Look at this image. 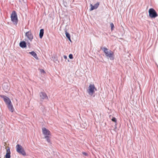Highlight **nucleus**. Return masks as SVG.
I'll use <instances>...</instances> for the list:
<instances>
[{
	"label": "nucleus",
	"instance_id": "1",
	"mask_svg": "<svg viewBox=\"0 0 158 158\" xmlns=\"http://www.w3.org/2000/svg\"><path fill=\"white\" fill-rule=\"evenodd\" d=\"M105 56L110 60H113L114 59V56L113 52L110 50H109L107 48L103 47L102 49Z\"/></svg>",
	"mask_w": 158,
	"mask_h": 158
},
{
	"label": "nucleus",
	"instance_id": "2",
	"mask_svg": "<svg viewBox=\"0 0 158 158\" xmlns=\"http://www.w3.org/2000/svg\"><path fill=\"white\" fill-rule=\"evenodd\" d=\"M11 20L15 25H17L18 19L17 14L15 11H13L11 15Z\"/></svg>",
	"mask_w": 158,
	"mask_h": 158
},
{
	"label": "nucleus",
	"instance_id": "3",
	"mask_svg": "<svg viewBox=\"0 0 158 158\" xmlns=\"http://www.w3.org/2000/svg\"><path fill=\"white\" fill-rule=\"evenodd\" d=\"M95 90H96V89L94 85L93 84H90L87 90V92L89 95L92 96L94 93Z\"/></svg>",
	"mask_w": 158,
	"mask_h": 158
},
{
	"label": "nucleus",
	"instance_id": "4",
	"mask_svg": "<svg viewBox=\"0 0 158 158\" xmlns=\"http://www.w3.org/2000/svg\"><path fill=\"white\" fill-rule=\"evenodd\" d=\"M16 151L18 152L21 154L23 155H26V154L24 150L21 145L19 144H17L16 147Z\"/></svg>",
	"mask_w": 158,
	"mask_h": 158
},
{
	"label": "nucleus",
	"instance_id": "5",
	"mask_svg": "<svg viewBox=\"0 0 158 158\" xmlns=\"http://www.w3.org/2000/svg\"><path fill=\"white\" fill-rule=\"evenodd\" d=\"M149 16L152 18H155L157 16V14L155 10L153 8L149 10Z\"/></svg>",
	"mask_w": 158,
	"mask_h": 158
},
{
	"label": "nucleus",
	"instance_id": "6",
	"mask_svg": "<svg viewBox=\"0 0 158 158\" xmlns=\"http://www.w3.org/2000/svg\"><path fill=\"white\" fill-rule=\"evenodd\" d=\"M40 100L43 101L44 100H47L48 97L45 93L41 92L40 93Z\"/></svg>",
	"mask_w": 158,
	"mask_h": 158
},
{
	"label": "nucleus",
	"instance_id": "7",
	"mask_svg": "<svg viewBox=\"0 0 158 158\" xmlns=\"http://www.w3.org/2000/svg\"><path fill=\"white\" fill-rule=\"evenodd\" d=\"M43 133L45 136H48L50 135V131L45 127H43L42 129Z\"/></svg>",
	"mask_w": 158,
	"mask_h": 158
},
{
	"label": "nucleus",
	"instance_id": "8",
	"mask_svg": "<svg viewBox=\"0 0 158 158\" xmlns=\"http://www.w3.org/2000/svg\"><path fill=\"white\" fill-rule=\"evenodd\" d=\"M2 97L3 98L4 102L7 105L10 104H11V102L8 97L4 95L2 96Z\"/></svg>",
	"mask_w": 158,
	"mask_h": 158
},
{
	"label": "nucleus",
	"instance_id": "9",
	"mask_svg": "<svg viewBox=\"0 0 158 158\" xmlns=\"http://www.w3.org/2000/svg\"><path fill=\"white\" fill-rule=\"evenodd\" d=\"M26 36L30 41H31L33 39V35L31 31H28L26 33Z\"/></svg>",
	"mask_w": 158,
	"mask_h": 158
},
{
	"label": "nucleus",
	"instance_id": "10",
	"mask_svg": "<svg viewBox=\"0 0 158 158\" xmlns=\"http://www.w3.org/2000/svg\"><path fill=\"white\" fill-rule=\"evenodd\" d=\"M99 5V2H97L96 4L94 5V6H93L92 4H90V6H91V8L90 9V10L92 11L94 9H96L98 7Z\"/></svg>",
	"mask_w": 158,
	"mask_h": 158
},
{
	"label": "nucleus",
	"instance_id": "11",
	"mask_svg": "<svg viewBox=\"0 0 158 158\" xmlns=\"http://www.w3.org/2000/svg\"><path fill=\"white\" fill-rule=\"evenodd\" d=\"M6 149V154L5 155V158H10V151L9 147H7Z\"/></svg>",
	"mask_w": 158,
	"mask_h": 158
},
{
	"label": "nucleus",
	"instance_id": "12",
	"mask_svg": "<svg viewBox=\"0 0 158 158\" xmlns=\"http://www.w3.org/2000/svg\"><path fill=\"white\" fill-rule=\"evenodd\" d=\"M19 46L22 48H25L26 47V44L25 42L21 41L19 43Z\"/></svg>",
	"mask_w": 158,
	"mask_h": 158
},
{
	"label": "nucleus",
	"instance_id": "13",
	"mask_svg": "<svg viewBox=\"0 0 158 158\" xmlns=\"http://www.w3.org/2000/svg\"><path fill=\"white\" fill-rule=\"evenodd\" d=\"M7 106L9 110L11 112H13L14 110V108L11 103L7 105Z\"/></svg>",
	"mask_w": 158,
	"mask_h": 158
},
{
	"label": "nucleus",
	"instance_id": "14",
	"mask_svg": "<svg viewBox=\"0 0 158 158\" xmlns=\"http://www.w3.org/2000/svg\"><path fill=\"white\" fill-rule=\"evenodd\" d=\"M29 53L32 56L36 59H38V58L37 56V54L35 52L33 51L30 52H29Z\"/></svg>",
	"mask_w": 158,
	"mask_h": 158
},
{
	"label": "nucleus",
	"instance_id": "15",
	"mask_svg": "<svg viewBox=\"0 0 158 158\" xmlns=\"http://www.w3.org/2000/svg\"><path fill=\"white\" fill-rule=\"evenodd\" d=\"M3 88L6 91H8L9 89V87L8 86L7 84L6 83L3 84Z\"/></svg>",
	"mask_w": 158,
	"mask_h": 158
},
{
	"label": "nucleus",
	"instance_id": "16",
	"mask_svg": "<svg viewBox=\"0 0 158 158\" xmlns=\"http://www.w3.org/2000/svg\"><path fill=\"white\" fill-rule=\"evenodd\" d=\"M44 33V30L43 29L40 30L39 34V36L40 38H42L43 36Z\"/></svg>",
	"mask_w": 158,
	"mask_h": 158
},
{
	"label": "nucleus",
	"instance_id": "17",
	"mask_svg": "<svg viewBox=\"0 0 158 158\" xmlns=\"http://www.w3.org/2000/svg\"><path fill=\"white\" fill-rule=\"evenodd\" d=\"M65 34L66 37L68 38H69L70 37V34L66 31H65Z\"/></svg>",
	"mask_w": 158,
	"mask_h": 158
},
{
	"label": "nucleus",
	"instance_id": "18",
	"mask_svg": "<svg viewBox=\"0 0 158 158\" xmlns=\"http://www.w3.org/2000/svg\"><path fill=\"white\" fill-rule=\"evenodd\" d=\"M45 139H46V140L47 141V142H48V143L50 142V139H49V137L48 136H45Z\"/></svg>",
	"mask_w": 158,
	"mask_h": 158
},
{
	"label": "nucleus",
	"instance_id": "19",
	"mask_svg": "<svg viewBox=\"0 0 158 158\" xmlns=\"http://www.w3.org/2000/svg\"><path fill=\"white\" fill-rule=\"evenodd\" d=\"M110 26L111 27V30H112L113 28H114V26L113 23H110Z\"/></svg>",
	"mask_w": 158,
	"mask_h": 158
},
{
	"label": "nucleus",
	"instance_id": "20",
	"mask_svg": "<svg viewBox=\"0 0 158 158\" xmlns=\"http://www.w3.org/2000/svg\"><path fill=\"white\" fill-rule=\"evenodd\" d=\"M69 57L70 59H72L73 58V56L72 54H70L69 55Z\"/></svg>",
	"mask_w": 158,
	"mask_h": 158
},
{
	"label": "nucleus",
	"instance_id": "21",
	"mask_svg": "<svg viewBox=\"0 0 158 158\" xmlns=\"http://www.w3.org/2000/svg\"><path fill=\"white\" fill-rule=\"evenodd\" d=\"M112 120L113 121V122H116V119L115 118H113L112 119Z\"/></svg>",
	"mask_w": 158,
	"mask_h": 158
},
{
	"label": "nucleus",
	"instance_id": "22",
	"mask_svg": "<svg viewBox=\"0 0 158 158\" xmlns=\"http://www.w3.org/2000/svg\"><path fill=\"white\" fill-rule=\"evenodd\" d=\"M40 72L41 73H45V72L44 71L43 69H40Z\"/></svg>",
	"mask_w": 158,
	"mask_h": 158
},
{
	"label": "nucleus",
	"instance_id": "23",
	"mask_svg": "<svg viewBox=\"0 0 158 158\" xmlns=\"http://www.w3.org/2000/svg\"><path fill=\"white\" fill-rule=\"evenodd\" d=\"M83 154L84 155H85V156H87V154L85 152H83Z\"/></svg>",
	"mask_w": 158,
	"mask_h": 158
},
{
	"label": "nucleus",
	"instance_id": "24",
	"mask_svg": "<svg viewBox=\"0 0 158 158\" xmlns=\"http://www.w3.org/2000/svg\"><path fill=\"white\" fill-rule=\"evenodd\" d=\"M64 58L65 59H66L67 58V57L66 56H65V55H64Z\"/></svg>",
	"mask_w": 158,
	"mask_h": 158
},
{
	"label": "nucleus",
	"instance_id": "25",
	"mask_svg": "<svg viewBox=\"0 0 158 158\" xmlns=\"http://www.w3.org/2000/svg\"><path fill=\"white\" fill-rule=\"evenodd\" d=\"M68 39L69 40V41H70V42H71V39H70V37L69 38H68Z\"/></svg>",
	"mask_w": 158,
	"mask_h": 158
}]
</instances>
